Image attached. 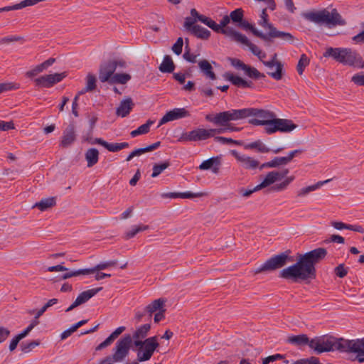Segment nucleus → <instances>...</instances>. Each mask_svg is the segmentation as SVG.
I'll return each instance as SVG.
<instances>
[{
	"label": "nucleus",
	"instance_id": "f257e3e1",
	"mask_svg": "<svg viewBox=\"0 0 364 364\" xmlns=\"http://www.w3.org/2000/svg\"><path fill=\"white\" fill-rule=\"evenodd\" d=\"M327 251L323 247H318L303 255H299L297 262L294 264L282 269L279 274L280 278L291 280L306 281L314 279L316 277L315 265L325 258Z\"/></svg>",
	"mask_w": 364,
	"mask_h": 364
},
{
	"label": "nucleus",
	"instance_id": "f03ea898",
	"mask_svg": "<svg viewBox=\"0 0 364 364\" xmlns=\"http://www.w3.org/2000/svg\"><path fill=\"white\" fill-rule=\"evenodd\" d=\"M150 328L151 325L146 323L139 327L133 334V338L135 339L134 346L139 348L137 350L138 362L149 360L159 346L156 336L148 338L144 341H141L146 337Z\"/></svg>",
	"mask_w": 364,
	"mask_h": 364
},
{
	"label": "nucleus",
	"instance_id": "7ed1b4c3",
	"mask_svg": "<svg viewBox=\"0 0 364 364\" xmlns=\"http://www.w3.org/2000/svg\"><path fill=\"white\" fill-rule=\"evenodd\" d=\"M209 28L215 32L222 33L226 37L229 38L231 41L246 46L249 48L253 55L258 57L262 61L265 58L266 54L262 53L261 49L256 45L251 43L249 39L243 34L237 31L232 27L229 26V24H206Z\"/></svg>",
	"mask_w": 364,
	"mask_h": 364
},
{
	"label": "nucleus",
	"instance_id": "20e7f679",
	"mask_svg": "<svg viewBox=\"0 0 364 364\" xmlns=\"http://www.w3.org/2000/svg\"><path fill=\"white\" fill-rule=\"evenodd\" d=\"M325 58H332L336 61L346 65L362 69L364 68V60L356 51L349 48H327L323 54Z\"/></svg>",
	"mask_w": 364,
	"mask_h": 364
},
{
	"label": "nucleus",
	"instance_id": "39448f33",
	"mask_svg": "<svg viewBox=\"0 0 364 364\" xmlns=\"http://www.w3.org/2000/svg\"><path fill=\"white\" fill-rule=\"evenodd\" d=\"M245 30H250L253 35L264 41H269L273 38H279L284 41H291L294 39L289 33L277 31L272 24H260L261 29L255 28V24H237Z\"/></svg>",
	"mask_w": 364,
	"mask_h": 364
},
{
	"label": "nucleus",
	"instance_id": "423d86ee",
	"mask_svg": "<svg viewBox=\"0 0 364 364\" xmlns=\"http://www.w3.org/2000/svg\"><path fill=\"white\" fill-rule=\"evenodd\" d=\"M301 15L306 20L314 23H345L336 9H333L331 12L324 9L318 11L305 12Z\"/></svg>",
	"mask_w": 364,
	"mask_h": 364
},
{
	"label": "nucleus",
	"instance_id": "0eeeda50",
	"mask_svg": "<svg viewBox=\"0 0 364 364\" xmlns=\"http://www.w3.org/2000/svg\"><path fill=\"white\" fill-rule=\"evenodd\" d=\"M290 251H286L268 259L264 264L253 270L255 274L273 272L284 267L288 262L294 261L289 256Z\"/></svg>",
	"mask_w": 364,
	"mask_h": 364
},
{
	"label": "nucleus",
	"instance_id": "6e6552de",
	"mask_svg": "<svg viewBox=\"0 0 364 364\" xmlns=\"http://www.w3.org/2000/svg\"><path fill=\"white\" fill-rule=\"evenodd\" d=\"M127 67V63L122 59H109L103 61L100 65L98 77L101 82L109 84L112 77L114 75L115 70L119 68L121 69Z\"/></svg>",
	"mask_w": 364,
	"mask_h": 364
},
{
	"label": "nucleus",
	"instance_id": "1a4fd4ad",
	"mask_svg": "<svg viewBox=\"0 0 364 364\" xmlns=\"http://www.w3.org/2000/svg\"><path fill=\"white\" fill-rule=\"evenodd\" d=\"M205 120L215 125L225 127L231 121L242 119V109H232L228 111L214 114H208L205 116Z\"/></svg>",
	"mask_w": 364,
	"mask_h": 364
},
{
	"label": "nucleus",
	"instance_id": "9d476101",
	"mask_svg": "<svg viewBox=\"0 0 364 364\" xmlns=\"http://www.w3.org/2000/svg\"><path fill=\"white\" fill-rule=\"evenodd\" d=\"M132 343V337L129 334H126L119 339L115 346V351L112 356H107L103 359L100 364H112L113 362H121L128 355Z\"/></svg>",
	"mask_w": 364,
	"mask_h": 364
},
{
	"label": "nucleus",
	"instance_id": "9b49d317",
	"mask_svg": "<svg viewBox=\"0 0 364 364\" xmlns=\"http://www.w3.org/2000/svg\"><path fill=\"white\" fill-rule=\"evenodd\" d=\"M338 348L342 352L355 353V356L352 360L360 363H364V338L355 340L341 338Z\"/></svg>",
	"mask_w": 364,
	"mask_h": 364
},
{
	"label": "nucleus",
	"instance_id": "f8f14e48",
	"mask_svg": "<svg viewBox=\"0 0 364 364\" xmlns=\"http://www.w3.org/2000/svg\"><path fill=\"white\" fill-rule=\"evenodd\" d=\"M341 342V338L336 340L333 337H316L311 340L310 348L314 349L317 354H320L323 352H329L335 349L339 350L338 347Z\"/></svg>",
	"mask_w": 364,
	"mask_h": 364
},
{
	"label": "nucleus",
	"instance_id": "ddd939ff",
	"mask_svg": "<svg viewBox=\"0 0 364 364\" xmlns=\"http://www.w3.org/2000/svg\"><path fill=\"white\" fill-rule=\"evenodd\" d=\"M242 110V119L248 117H253L254 119L249 120V123L254 126H262V124H256L255 122H264L270 120L272 117H275L274 112L268 109H258L254 107L243 108Z\"/></svg>",
	"mask_w": 364,
	"mask_h": 364
},
{
	"label": "nucleus",
	"instance_id": "4468645a",
	"mask_svg": "<svg viewBox=\"0 0 364 364\" xmlns=\"http://www.w3.org/2000/svg\"><path fill=\"white\" fill-rule=\"evenodd\" d=\"M277 55L275 53L272 60L268 61L262 60V63L269 69V71L267 73L268 75L276 80H280L284 75V65L280 61L277 60Z\"/></svg>",
	"mask_w": 364,
	"mask_h": 364
},
{
	"label": "nucleus",
	"instance_id": "2eb2a0df",
	"mask_svg": "<svg viewBox=\"0 0 364 364\" xmlns=\"http://www.w3.org/2000/svg\"><path fill=\"white\" fill-rule=\"evenodd\" d=\"M209 138H211L210 129L197 128L182 134L178 140L180 141H198L206 140Z\"/></svg>",
	"mask_w": 364,
	"mask_h": 364
},
{
	"label": "nucleus",
	"instance_id": "dca6fc26",
	"mask_svg": "<svg viewBox=\"0 0 364 364\" xmlns=\"http://www.w3.org/2000/svg\"><path fill=\"white\" fill-rule=\"evenodd\" d=\"M65 76V73H54L41 76L34 81L37 86L48 88L60 82Z\"/></svg>",
	"mask_w": 364,
	"mask_h": 364
},
{
	"label": "nucleus",
	"instance_id": "f3484780",
	"mask_svg": "<svg viewBox=\"0 0 364 364\" xmlns=\"http://www.w3.org/2000/svg\"><path fill=\"white\" fill-rule=\"evenodd\" d=\"M102 289V287H97L95 289H88L87 291H84L81 292L75 301L65 310V312H69L74 309L75 307L85 304L92 296L96 295L98 292H100Z\"/></svg>",
	"mask_w": 364,
	"mask_h": 364
},
{
	"label": "nucleus",
	"instance_id": "a211bd4d",
	"mask_svg": "<svg viewBox=\"0 0 364 364\" xmlns=\"http://www.w3.org/2000/svg\"><path fill=\"white\" fill-rule=\"evenodd\" d=\"M190 114L185 108H175L166 112L160 119L159 127L168 122L189 117Z\"/></svg>",
	"mask_w": 364,
	"mask_h": 364
},
{
	"label": "nucleus",
	"instance_id": "6ab92c4d",
	"mask_svg": "<svg viewBox=\"0 0 364 364\" xmlns=\"http://www.w3.org/2000/svg\"><path fill=\"white\" fill-rule=\"evenodd\" d=\"M231 154L245 169L253 170L259 167V162L252 157L240 154L235 150H232Z\"/></svg>",
	"mask_w": 364,
	"mask_h": 364
},
{
	"label": "nucleus",
	"instance_id": "aec40b11",
	"mask_svg": "<svg viewBox=\"0 0 364 364\" xmlns=\"http://www.w3.org/2000/svg\"><path fill=\"white\" fill-rule=\"evenodd\" d=\"M289 173V169L285 168L281 171H270L269 172L263 181L257 185L259 189L267 187L274 183L275 181L284 178Z\"/></svg>",
	"mask_w": 364,
	"mask_h": 364
},
{
	"label": "nucleus",
	"instance_id": "412c9836",
	"mask_svg": "<svg viewBox=\"0 0 364 364\" xmlns=\"http://www.w3.org/2000/svg\"><path fill=\"white\" fill-rule=\"evenodd\" d=\"M75 139V127L74 124L71 123L63 131L60 146L63 148H67L73 144Z\"/></svg>",
	"mask_w": 364,
	"mask_h": 364
},
{
	"label": "nucleus",
	"instance_id": "4be33fe9",
	"mask_svg": "<svg viewBox=\"0 0 364 364\" xmlns=\"http://www.w3.org/2000/svg\"><path fill=\"white\" fill-rule=\"evenodd\" d=\"M184 27L188 33L198 38L205 40L210 36V31L200 24H184Z\"/></svg>",
	"mask_w": 364,
	"mask_h": 364
},
{
	"label": "nucleus",
	"instance_id": "5701e85b",
	"mask_svg": "<svg viewBox=\"0 0 364 364\" xmlns=\"http://www.w3.org/2000/svg\"><path fill=\"white\" fill-rule=\"evenodd\" d=\"M100 144L107 149L109 151L111 152H117L121 151L122 149L128 148L129 144L127 142H122V143H108L101 138H95V142H91V144Z\"/></svg>",
	"mask_w": 364,
	"mask_h": 364
},
{
	"label": "nucleus",
	"instance_id": "b1692460",
	"mask_svg": "<svg viewBox=\"0 0 364 364\" xmlns=\"http://www.w3.org/2000/svg\"><path fill=\"white\" fill-rule=\"evenodd\" d=\"M221 165V159L220 156L211 157L204 161H203L199 166L200 170H209L211 169L213 173H218L220 166Z\"/></svg>",
	"mask_w": 364,
	"mask_h": 364
},
{
	"label": "nucleus",
	"instance_id": "393cba45",
	"mask_svg": "<svg viewBox=\"0 0 364 364\" xmlns=\"http://www.w3.org/2000/svg\"><path fill=\"white\" fill-rule=\"evenodd\" d=\"M166 299L164 298H159L154 300L151 304L146 306V311H148V320L151 321L153 314L165 309V303Z\"/></svg>",
	"mask_w": 364,
	"mask_h": 364
},
{
	"label": "nucleus",
	"instance_id": "a878e982",
	"mask_svg": "<svg viewBox=\"0 0 364 364\" xmlns=\"http://www.w3.org/2000/svg\"><path fill=\"white\" fill-rule=\"evenodd\" d=\"M275 120L277 126V130L280 132L288 133L291 132L297 127L291 120L287 119H280L275 117Z\"/></svg>",
	"mask_w": 364,
	"mask_h": 364
},
{
	"label": "nucleus",
	"instance_id": "bb28decb",
	"mask_svg": "<svg viewBox=\"0 0 364 364\" xmlns=\"http://www.w3.org/2000/svg\"><path fill=\"white\" fill-rule=\"evenodd\" d=\"M124 331H125L124 326H120V327H118L117 328H116L114 330V331H113L103 342L100 343L96 347V348H95L96 350H101L104 349L105 348L110 346L114 342V341Z\"/></svg>",
	"mask_w": 364,
	"mask_h": 364
},
{
	"label": "nucleus",
	"instance_id": "cd10ccee",
	"mask_svg": "<svg viewBox=\"0 0 364 364\" xmlns=\"http://www.w3.org/2000/svg\"><path fill=\"white\" fill-rule=\"evenodd\" d=\"M134 106L132 100L129 97L120 102L119 106L117 108L116 114L122 117H125L129 114Z\"/></svg>",
	"mask_w": 364,
	"mask_h": 364
},
{
	"label": "nucleus",
	"instance_id": "c85d7f7f",
	"mask_svg": "<svg viewBox=\"0 0 364 364\" xmlns=\"http://www.w3.org/2000/svg\"><path fill=\"white\" fill-rule=\"evenodd\" d=\"M225 76V78L230 81L234 85L239 87L246 88L252 87L253 86L252 81H247L239 76L233 75L232 73H227Z\"/></svg>",
	"mask_w": 364,
	"mask_h": 364
},
{
	"label": "nucleus",
	"instance_id": "c756f323",
	"mask_svg": "<svg viewBox=\"0 0 364 364\" xmlns=\"http://www.w3.org/2000/svg\"><path fill=\"white\" fill-rule=\"evenodd\" d=\"M198 21L201 23H215V21L210 18L200 14L196 9L191 10V16L186 17L184 23H196Z\"/></svg>",
	"mask_w": 364,
	"mask_h": 364
},
{
	"label": "nucleus",
	"instance_id": "7c9ffc66",
	"mask_svg": "<svg viewBox=\"0 0 364 364\" xmlns=\"http://www.w3.org/2000/svg\"><path fill=\"white\" fill-rule=\"evenodd\" d=\"M205 195L203 193H191V192H183V193H176V192H170L162 194L163 198H193L196 197H202Z\"/></svg>",
	"mask_w": 364,
	"mask_h": 364
},
{
	"label": "nucleus",
	"instance_id": "2f4dec72",
	"mask_svg": "<svg viewBox=\"0 0 364 364\" xmlns=\"http://www.w3.org/2000/svg\"><path fill=\"white\" fill-rule=\"evenodd\" d=\"M289 161L286 156L274 157L270 161L262 164L259 166V169L262 170L264 168H276L280 166L287 165Z\"/></svg>",
	"mask_w": 364,
	"mask_h": 364
},
{
	"label": "nucleus",
	"instance_id": "473e14b6",
	"mask_svg": "<svg viewBox=\"0 0 364 364\" xmlns=\"http://www.w3.org/2000/svg\"><path fill=\"white\" fill-rule=\"evenodd\" d=\"M85 157L87 163V167H92L98 162L99 151L95 148L88 149L85 154Z\"/></svg>",
	"mask_w": 364,
	"mask_h": 364
},
{
	"label": "nucleus",
	"instance_id": "72a5a7b5",
	"mask_svg": "<svg viewBox=\"0 0 364 364\" xmlns=\"http://www.w3.org/2000/svg\"><path fill=\"white\" fill-rule=\"evenodd\" d=\"M310 341L309 337L306 334H299L296 336H289L287 342L297 346L308 345L310 347Z\"/></svg>",
	"mask_w": 364,
	"mask_h": 364
},
{
	"label": "nucleus",
	"instance_id": "f704fd0d",
	"mask_svg": "<svg viewBox=\"0 0 364 364\" xmlns=\"http://www.w3.org/2000/svg\"><path fill=\"white\" fill-rule=\"evenodd\" d=\"M56 204V199L55 197H50L41 199L39 202L36 203L33 208H37L41 211H46L48 208L55 206Z\"/></svg>",
	"mask_w": 364,
	"mask_h": 364
},
{
	"label": "nucleus",
	"instance_id": "c9c22d12",
	"mask_svg": "<svg viewBox=\"0 0 364 364\" xmlns=\"http://www.w3.org/2000/svg\"><path fill=\"white\" fill-rule=\"evenodd\" d=\"M331 181V179H327L323 181H318L316 184L302 188L297 192V196L300 198L304 197L309 193L317 190L318 188H321L323 184L327 183Z\"/></svg>",
	"mask_w": 364,
	"mask_h": 364
},
{
	"label": "nucleus",
	"instance_id": "e433bc0d",
	"mask_svg": "<svg viewBox=\"0 0 364 364\" xmlns=\"http://www.w3.org/2000/svg\"><path fill=\"white\" fill-rule=\"evenodd\" d=\"M245 149H255L259 153H269L271 149L267 147L261 140L247 144L244 146Z\"/></svg>",
	"mask_w": 364,
	"mask_h": 364
},
{
	"label": "nucleus",
	"instance_id": "4c0bfd02",
	"mask_svg": "<svg viewBox=\"0 0 364 364\" xmlns=\"http://www.w3.org/2000/svg\"><path fill=\"white\" fill-rule=\"evenodd\" d=\"M159 68L161 73H171L174 70L175 64L170 55H166L164 57L163 61Z\"/></svg>",
	"mask_w": 364,
	"mask_h": 364
},
{
	"label": "nucleus",
	"instance_id": "58836bf2",
	"mask_svg": "<svg viewBox=\"0 0 364 364\" xmlns=\"http://www.w3.org/2000/svg\"><path fill=\"white\" fill-rule=\"evenodd\" d=\"M256 124H262L264 126V132L267 134H272L278 132L275 117H272L270 120L264 122H255Z\"/></svg>",
	"mask_w": 364,
	"mask_h": 364
},
{
	"label": "nucleus",
	"instance_id": "ea45409f",
	"mask_svg": "<svg viewBox=\"0 0 364 364\" xmlns=\"http://www.w3.org/2000/svg\"><path fill=\"white\" fill-rule=\"evenodd\" d=\"M198 66L207 77H208L211 80L216 79V75L214 73V72L213 71V68H212L210 63L208 60H200L198 63Z\"/></svg>",
	"mask_w": 364,
	"mask_h": 364
},
{
	"label": "nucleus",
	"instance_id": "a19ab883",
	"mask_svg": "<svg viewBox=\"0 0 364 364\" xmlns=\"http://www.w3.org/2000/svg\"><path fill=\"white\" fill-rule=\"evenodd\" d=\"M117 264V260H110L108 262H100V264H97L96 266H95L92 268L86 269V271H85V272H87V274H92V273L97 272L98 271L105 269L109 267L115 266Z\"/></svg>",
	"mask_w": 364,
	"mask_h": 364
},
{
	"label": "nucleus",
	"instance_id": "79ce46f5",
	"mask_svg": "<svg viewBox=\"0 0 364 364\" xmlns=\"http://www.w3.org/2000/svg\"><path fill=\"white\" fill-rule=\"evenodd\" d=\"M338 24H320L321 26V32L322 34L328 36H334L341 33V31L336 29Z\"/></svg>",
	"mask_w": 364,
	"mask_h": 364
},
{
	"label": "nucleus",
	"instance_id": "37998d69",
	"mask_svg": "<svg viewBox=\"0 0 364 364\" xmlns=\"http://www.w3.org/2000/svg\"><path fill=\"white\" fill-rule=\"evenodd\" d=\"M131 79V75L127 73H115L109 84H126Z\"/></svg>",
	"mask_w": 364,
	"mask_h": 364
},
{
	"label": "nucleus",
	"instance_id": "c03bdc74",
	"mask_svg": "<svg viewBox=\"0 0 364 364\" xmlns=\"http://www.w3.org/2000/svg\"><path fill=\"white\" fill-rule=\"evenodd\" d=\"M154 123L151 120H148L145 124L139 126L136 129L131 132L130 135L136 137L138 135L144 134L149 132L150 126Z\"/></svg>",
	"mask_w": 364,
	"mask_h": 364
},
{
	"label": "nucleus",
	"instance_id": "a18cd8bd",
	"mask_svg": "<svg viewBox=\"0 0 364 364\" xmlns=\"http://www.w3.org/2000/svg\"><path fill=\"white\" fill-rule=\"evenodd\" d=\"M243 16L244 11L241 8L236 9L230 14L232 23H248V21L243 20Z\"/></svg>",
	"mask_w": 364,
	"mask_h": 364
},
{
	"label": "nucleus",
	"instance_id": "49530a36",
	"mask_svg": "<svg viewBox=\"0 0 364 364\" xmlns=\"http://www.w3.org/2000/svg\"><path fill=\"white\" fill-rule=\"evenodd\" d=\"M170 166V162L166 161L161 164H155L153 166V172L151 174L152 178H156L159 176L165 169Z\"/></svg>",
	"mask_w": 364,
	"mask_h": 364
},
{
	"label": "nucleus",
	"instance_id": "de8ad7c7",
	"mask_svg": "<svg viewBox=\"0 0 364 364\" xmlns=\"http://www.w3.org/2000/svg\"><path fill=\"white\" fill-rule=\"evenodd\" d=\"M160 145H161V142L156 141V142H155L149 146H147L146 147L139 148V149H136L134 150V154L135 155V156H139L144 153L152 151L158 149L160 146Z\"/></svg>",
	"mask_w": 364,
	"mask_h": 364
},
{
	"label": "nucleus",
	"instance_id": "09e8293b",
	"mask_svg": "<svg viewBox=\"0 0 364 364\" xmlns=\"http://www.w3.org/2000/svg\"><path fill=\"white\" fill-rule=\"evenodd\" d=\"M149 228L148 225L133 226L132 229L125 233V239L129 240L134 237L137 233L146 230Z\"/></svg>",
	"mask_w": 364,
	"mask_h": 364
},
{
	"label": "nucleus",
	"instance_id": "8fccbe9b",
	"mask_svg": "<svg viewBox=\"0 0 364 364\" xmlns=\"http://www.w3.org/2000/svg\"><path fill=\"white\" fill-rule=\"evenodd\" d=\"M309 58L305 54L301 55L296 66L297 72L300 75L303 74L305 68L309 64Z\"/></svg>",
	"mask_w": 364,
	"mask_h": 364
},
{
	"label": "nucleus",
	"instance_id": "3c124183",
	"mask_svg": "<svg viewBox=\"0 0 364 364\" xmlns=\"http://www.w3.org/2000/svg\"><path fill=\"white\" fill-rule=\"evenodd\" d=\"M96 88V77L94 75L89 73L86 77V86L85 91L92 92Z\"/></svg>",
	"mask_w": 364,
	"mask_h": 364
},
{
	"label": "nucleus",
	"instance_id": "603ef678",
	"mask_svg": "<svg viewBox=\"0 0 364 364\" xmlns=\"http://www.w3.org/2000/svg\"><path fill=\"white\" fill-rule=\"evenodd\" d=\"M245 74L251 78L259 79L265 77L264 74L259 73L256 68L247 66V68L245 71Z\"/></svg>",
	"mask_w": 364,
	"mask_h": 364
},
{
	"label": "nucleus",
	"instance_id": "864d4df0",
	"mask_svg": "<svg viewBox=\"0 0 364 364\" xmlns=\"http://www.w3.org/2000/svg\"><path fill=\"white\" fill-rule=\"evenodd\" d=\"M40 345V341H32L28 343H22L21 345V350L24 353H28L31 352L34 348Z\"/></svg>",
	"mask_w": 364,
	"mask_h": 364
},
{
	"label": "nucleus",
	"instance_id": "5fc2aeb1",
	"mask_svg": "<svg viewBox=\"0 0 364 364\" xmlns=\"http://www.w3.org/2000/svg\"><path fill=\"white\" fill-rule=\"evenodd\" d=\"M291 364H322L319 359L316 357L311 356L310 358H301L299 359L294 362H293Z\"/></svg>",
	"mask_w": 364,
	"mask_h": 364
},
{
	"label": "nucleus",
	"instance_id": "6e6d98bb",
	"mask_svg": "<svg viewBox=\"0 0 364 364\" xmlns=\"http://www.w3.org/2000/svg\"><path fill=\"white\" fill-rule=\"evenodd\" d=\"M20 87L19 84L14 82L0 83V94L6 91L17 90Z\"/></svg>",
	"mask_w": 364,
	"mask_h": 364
},
{
	"label": "nucleus",
	"instance_id": "4d7b16f0",
	"mask_svg": "<svg viewBox=\"0 0 364 364\" xmlns=\"http://www.w3.org/2000/svg\"><path fill=\"white\" fill-rule=\"evenodd\" d=\"M85 271H86V269H78V270L70 271V272H68L63 274L61 276V279H67L70 278L72 277H77V276H79V275H86V274H87V272H85Z\"/></svg>",
	"mask_w": 364,
	"mask_h": 364
},
{
	"label": "nucleus",
	"instance_id": "13d9d810",
	"mask_svg": "<svg viewBox=\"0 0 364 364\" xmlns=\"http://www.w3.org/2000/svg\"><path fill=\"white\" fill-rule=\"evenodd\" d=\"M214 140L216 141V142H219L220 144H237V145H240L241 144V142L239 141H236V140H234L231 138H227V137H224V136H215L214 138Z\"/></svg>",
	"mask_w": 364,
	"mask_h": 364
},
{
	"label": "nucleus",
	"instance_id": "bf43d9fd",
	"mask_svg": "<svg viewBox=\"0 0 364 364\" xmlns=\"http://www.w3.org/2000/svg\"><path fill=\"white\" fill-rule=\"evenodd\" d=\"M231 65L235 67L236 69L242 70L245 71L247 68V65L245 64L242 60L237 58H230L229 59Z\"/></svg>",
	"mask_w": 364,
	"mask_h": 364
},
{
	"label": "nucleus",
	"instance_id": "052dcab7",
	"mask_svg": "<svg viewBox=\"0 0 364 364\" xmlns=\"http://www.w3.org/2000/svg\"><path fill=\"white\" fill-rule=\"evenodd\" d=\"M183 38L181 37H179L177 39V41H176V43L172 46L173 52L178 55L181 54L182 49H183Z\"/></svg>",
	"mask_w": 364,
	"mask_h": 364
},
{
	"label": "nucleus",
	"instance_id": "680f3d73",
	"mask_svg": "<svg viewBox=\"0 0 364 364\" xmlns=\"http://www.w3.org/2000/svg\"><path fill=\"white\" fill-rule=\"evenodd\" d=\"M351 81L358 86H364V72L355 74L351 77Z\"/></svg>",
	"mask_w": 364,
	"mask_h": 364
},
{
	"label": "nucleus",
	"instance_id": "e2e57ef3",
	"mask_svg": "<svg viewBox=\"0 0 364 364\" xmlns=\"http://www.w3.org/2000/svg\"><path fill=\"white\" fill-rule=\"evenodd\" d=\"M335 274L340 278L345 277L348 274L347 269L345 268L343 264H340L334 269Z\"/></svg>",
	"mask_w": 364,
	"mask_h": 364
},
{
	"label": "nucleus",
	"instance_id": "0e129e2a",
	"mask_svg": "<svg viewBox=\"0 0 364 364\" xmlns=\"http://www.w3.org/2000/svg\"><path fill=\"white\" fill-rule=\"evenodd\" d=\"M41 66H42L41 63L36 65L33 69H32L26 73V76L28 77H33L37 75L39 73L43 72L45 69L43 67H41Z\"/></svg>",
	"mask_w": 364,
	"mask_h": 364
},
{
	"label": "nucleus",
	"instance_id": "69168bd1",
	"mask_svg": "<svg viewBox=\"0 0 364 364\" xmlns=\"http://www.w3.org/2000/svg\"><path fill=\"white\" fill-rule=\"evenodd\" d=\"M183 58L190 62V63H196V55L192 54L190 53V50L188 46H186V50L183 55Z\"/></svg>",
	"mask_w": 364,
	"mask_h": 364
},
{
	"label": "nucleus",
	"instance_id": "338daca9",
	"mask_svg": "<svg viewBox=\"0 0 364 364\" xmlns=\"http://www.w3.org/2000/svg\"><path fill=\"white\" fill-rule=\"evenodd\" d=\"M260 190L259 186H256L255 187H254L253 188H250V189H245V188H241L240 189L239 191V193L243 196V197H249L250 195H252L253 193L257 191Z\"/></svg>",
	"mask_w": 364,
	"mask_h": 364
},
{
	"label": "nucleus",
	"instance_id": "774afa93",
	"mask_svg": "<svg viewBox=\"0 0 364 364\" xmlns=\"http://www.w3.org/2000/svg\"><path fill=\"white\" fill-rule=\"evenodd\" d=\"M14 129V124L12 121L4 122L0 120V131H8Z\"/></svg>",
	"mask_w": 364,
	"mask_h": 364
}]
</instances>
